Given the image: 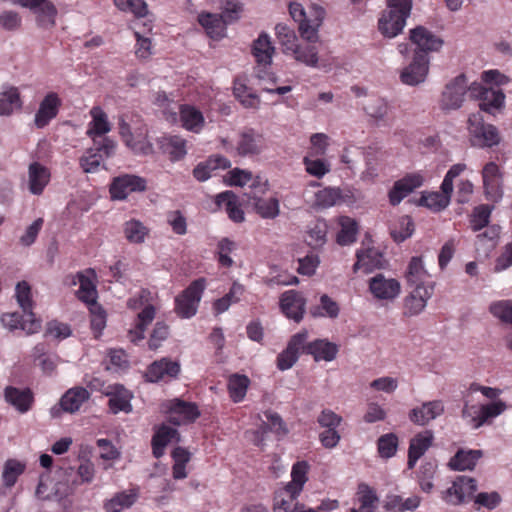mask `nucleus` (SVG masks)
<instances>
[{"label":"nucleus","mask_w":512,"mask_h":512,"mask_svg":"<svg viewBox=\"0 0 512 512\" xmlns=\"http://www.w3.org/2000/svg\"><path fill=\"white\" fill-rule=\"evenodd\" d=\"M411 10L412 0H387V8L378 21L380 33L387 38L399 35L406 25Z\"/></svg>","instance_id":"obj_1"},{"label":"nucleus","mask_w":512,"mask_h":512,"mask_svg":"<svg viewBox=\"0 0 512 512\" xmlns=\"http://www.w3.org/2000/svg\"><path fill=\"white\" fill-rule=\"evenodd\" d=\"M327 225L323 221H317L307 231L306 242L312 248H319L326 242Z\"/></svg>","instance_id":"obj_60"},{"label":"nucleus","mask_w":512,"mask_h":512,"mask_svg":"<svg viewBox=\"0 0 512 512\" xmlns=\"http://www.w3.org/2000/svg\"><path fill=\"white\" fill-rule=\"evenodd\" d=\"M468 132L473 146L491 148L500 143L501 137L498 129L484 121L480 112L473 113L468 118Z\"/></svg>","instance_id":"obj_4"},{"label":"nucleus","mask_w":512,"mask_h":512,"mask_svg":"<svg viewBox=\"0 0 512 512\" xmlns=\"http://www.w3.org/2000/svg\"><path fill=\"white\" fill-rule=\"evenodd\" d=\"M250 192L247 193L250 201V205H252L255 211L262 217L266 219H274L279 214V201L276 198L263 199L259 195L265 194L268 190L267 183H261L260 181H255L251 187Z\"/></svg>","instance_id":"obj_9"},{"label":"nucleus","mask_w":512,"mask_h":512,"mask_svg":"<svg viewBox=\"0 0 512 512\" xmlns=\"http://www.w3.org/2000/svg\"><path fill=\"white\" fill-rule=\"evenodd\" d=\"M309 465L306 461L296 462L291 471V481L286 485L294 495H300L307 482Z\"/></svg>","instance_id":"obj_43"},{"label":"nucleus","mask_w":512,"mask_h":512,"mask_svg":"<svg viewBox=\"0 0 512 512\" xmlns=\"http://www.w3.org/2000/svg\"><path fill=\"white\" fill-rule=\"evenodd\" d=\"M119 133L126 145L132 150L138 151L142 149L144 133L136 132V134H134L131 131L130 125L124 119H121L119 122Z\"/></svg>","instance_id":"obj_55"},{"label":"nucleus","mask_w":512,"mask_h":512,"mask_svg":"<svg viewBox=\"0 0 512 512\" xmlns=\"http://www.w3.org/2000/svg\"><path fill=\"white\" fill-rule=\"evenodd\" d=\"M50 181V171L39 162H33L28 167V188L34 195L42 194Z\"/></svg>","instance_id":"obj_29"},{"label":"nucleus","mask_w":512,"mask_h":512,"mask_svg":"<svg viewBox=\"0 0 512 512\" xmlns=\"http://www.w3.org/2000/svg\"><path fill=\"white\" fill-rule=\"evenodd\" d=\"M249 382L245 375L234 374L229 378L228 389L234 402H239L245 397Z\"/></svg>","instance_id":"obj_56"},{"label":"nucleus","mask_w":512,"mask_h":512,"mask_svg":"<svg viewBox=\"0 0 512 512\" xmlns=\"http://www.w3.org/2000/svg\"><path fill=\"white\" fill-rule=\"evenodd\" d=\"M231 165L224 156H213L207 161L199 163L193 170V175L198 181H206L211 177V172L217 169H226Z\"/></svg>","instance_id":"obj_35"},{"label":"nucleus","mask_w":512,"mask_h":512,"mask_svg":"<svg viewBox=\"0 0 512 512\" xmlns=\"http://www.w3.org/2000/svg\"><path fill=\"white\" fill-rule=\"evenodd\" d=\"M429 278L430 275L424 267L422 258L412 257L405 272L407 285L412 289L419 287H433Z\"/></svg>","instance_id":"obj_24"},{"label":"nucleus","mask_w":512,"mask_h":512,"mask_svg":"<svg viewBox=\"0 0 512 512\" xmlns=\"http://www.w3.org/2000/svg\"><path fill=\"white\" fill-rule=\"evenodd\" d=\"M315 42H308L307 45L302 46L298 44L290 56H292L297 62H300L308 67H317L319 62L318 49L314 45Z\"/></svg>","instance_id":"obj_49"},{"label":"nucleus","mask_w":512,"mask_h":512,"mask_svg":"<svg viewBox=\"0 0 512 512\" xmlns=\"http://www.w3.org/2000/svg\"><path fill=\"white\" fill-rule=\"evenodd\" d=\"M180 372V365L176 361L167 358L153 362L147 369L145 377L149 382H158L165 376L175 378Z\"/></svg>","instance_id":"obj_26"},{"label":"nucleus","mask_w":512,"mask_h":512,"mask_svg":"<svg viewBox=\"0 0 512 512\" xmlns=\"http://www.w3.org/2000/svg\"><path fill=\"white\" fill-rule=\"evenodd\" d=\"M123 232L128 242L142 244L149 234V229L141 221L131 219L124 223Z\"/></svg>","instance_id":"obj_46"},{"label":"nucleus","mask_w":512,"mask_h":512,"mask_svg":"<svg viewBox=\"0 0 512 512\" xmlns=\"http://www.w3.org/2000/svg\"><path fill=\"white\" fill-rule=\"evenodd\" d=\"M1 322L9 330L20 328L27 335L37 333L41 329V320L37 319L34 313H6L2 315Z\"/></svg>","instance_id":"obj_17"},{"label":"nucleus","mask_w":512,"mask_h":512,"mask_svg":"<svg viewBox=\"0 0 512 512\" xmlns=\"http://www.w3.org/2000/svg\"><path fill=\"white\" fill-rule=\"evenodd\" d=\"M506 409L507 405L502 400H497L479 407L465 404L462 409V417L469 419V423L473 429H479L485 424H490L493 418L501 415Z\"/></svg>","instance_id":"obj_5"},{"label":"nucleus","mask_w":512,"mask_h":512,"mask_svg":"<svg viewBox=\"0 0 512 512\" xmlns=\"http://www.w3.org/2000/svg\"><path fill=\"white\" fill-rule=\"evenodd\" d=\"M200 415L196 404L185 402L180 399L171 400L169 403V417L170 423L180 426L194 422Z\"/></svg>","instance_id":"obj_15"},{"label":"nucleus","mask_w":512,"mask_h":512,"mask_svg":"<svg viewBox=\"0 0 512 512\" xmlns=\"http://www.w3.org/2000/svg\"><path fill=\"white\" fill-rule=\"evenodd\" d=\"M233 94L245 108L258 109L260 98L239 80L234 83Z\"/></svg>","instance_id":"obj_50"},{"label":"nucleus","mask_w":512,"mask_h":512,"mask_svg":"<svg viewBox=\"0 0 512 512\" xmlns=\"http://www.w3.org/2000/svg\"><path fill=\"white\" fill-rule=\"evenodd\" d=\"M114 5L122 12H130L137 18L148 14V5L144 0H113Z\"/></svg>","instance_id":"obj_57"},{"label":"nucleus","mask_w":512,"mask_h":512,"mask_svg":"<svg viewBox=\"0 0 512 512\" xmlns=\"http://www.w3.org/2000/svg\"><path fill=\"white\" fill-rule=\"evenodd\" d=\"M477 488V481L474 478L457 476L452 485L442 491L441 498L449 505H462L473 498Z\"/></svg>","instance_id":"obj_7"},{"label":"nucleus","mask_w":512,"mask_h":512,"mask_svg":"<svg viewBox=\"0 0 512 512\" xmlns=\"http://www.w3.org/2000/svg\"><path fill=\"white\" fill-rule=\"evenodd\" d=\"M433 295V287L412 289L404 298L403 314L407 317L419 315L426 307L427 301Z\"/></svg>","instance_id":"obj_20"},{"label":"nucleus","mask_w":512,"mask_h":512,"mask_svg":"<svg viewBox=\"0 0 512 512\" xmlns=\"http://www.w3.org/2000/svg\"><path fill=\"white\" fill-rule=\"evenodd\" d=\"M90 398V393L83 387H73L66 391L60 399L61 408L65 412L74 413Z\"/></svg>","instance_id":"obj_34"},{"label":"nucleus","mask_w":512,"mask_h":512,"mask_svg":"<svg viewBox=\"0 0 512 512\" xmlns=\"http://www.w3.org/2000/svg\"><path fill=\"white\" fill-rule=\"evenodd\" d=\"M215 202L219 207L225 208L232 221L236 223L244 221V212L239 207L237 203V196L232 191L219 193L215 198Z\"/></svg>","instance_id":"obj_36"},{"label":"nucleus","mask_w":512,"mask_h":512,"mask_svg":"<svg viewBox=\"0 0 512 512\" xmlns=\"http://www.w3.org/2000/svg\"><path fill=\"white\" fill-rule=\"evenodd\" d=\"M500 235V227L497 225L489 226L484 232L477 235L476 247L478 250L483 249V251L488 254L491 250H493L497 244V240Z\"/></svg>","instance_id":"obj_53"},{"label":"nucleus","mask_w":512,"mask_h":512,"mask_svg":"<svg viewBox=\"0 0 512 512\" xmlns=\"http://www.w3.org/2000/svg\"><path fill=\"white\" fill-rule=\"evenodd\" d=\"M310 313L313 317L328 316L330 318H336L339 315V306L327 294H323L320 297V307L311 309Z\"/></svg>","instance_id":"obj_61"},{"label":"nucleus","mask_w":512,"mask_h":512,"mask_svg":"<svg viewBox=\"0 0 512 512\" xmlns=\"http://www.w3.org/2000/svg\"><path fill=\"white\" fill-rule=\"evenodd\" d=\"M275 34L284 54L291 55L295 52L299 43L294 29L279 23L275 26Z\"/></svg>","instance_id":"obj_41"},{"label":"nucleus","mask_w":512,"mask_h":512,"mask_svg":"<svg viewBox=\"0 0 512 512\" xmlns=\"http://www.w3.org/2000/svg\"><path fill=\"white\" fill-rule=\"evenodd\" d=\"M95 273L92 269L86 271V273H78L79 289L77 291L78 298L88 305H94L97 298L96 286L93 282Z\"/></svg>","instance_id":"obj_33"},{"label":"nucleus","mask_w":512,"mask_h":512,"mask_svg":"<svg viewBox=\"0 0 512 512\" xmlns=\"http://www.w3.org/2000/svg\"><path fill=\"white\" fill-rule=\"evenodd\" d=\"M482 456V450H459L451 458L449 466L458 471L472 470Z\"/></svg>","instance_id":"obj_38"},{"label":"nucleus","mask_w":512,"mask_h":512,"mask_svg":"<svg viewBox=\"0 0 512 512\" xmlns=\"http://www.w3.org/2000/svg\"><path fill=\"white\" fill-rule=\"evenodd\" d=\"M173 439L179 441V434L175 428L162 425L152 438L153 455L160 458L164 454V449Z\"/></svg>","instance_id":"obj_39"},{"label":"nucleus","mask_w":512,"mask_h":512,"mask_svg":"<svg viewBox=\"0 0 512 512\" xmlns=\"http://www.w3.org/2000/svg\"><path fill=\"white\" fill-rule=\"evenodd\" d=\"M274 51L275 48L271 43L269 35L266 33H261L253 42L252 53L258 64L270 65Z\"/></svg>","instance_id":"obj_37"},{"label":"nucleus","mask_w":512,"mask_h":512,"mask_svg":"<svg viewBox=\"0 0 512 512\" xmlns=\"http://www.w3.org/2000/svg\"><path fill=\"white\" fill-rule=\"evenodd\" d=\"M161 147L163 152L169 156L171 161H178L187 153L186 141L179 136L164 138Z\"/></svg>","instance_id":"obj_47"},{"label":"nucleus","mask_w":512,"mask_h":512,"mask_svg":"<svg viewBox=\"0 0 512 512\" xmlns=\"http://www.w3.org/2000/svg\"><path fill=\"white\" fill-rule=\"evenodd\" d=\"M22 101L17 88L10 87L0 93V116H9L14 110L20 109Z\"/></svg>","instance_id":"obj_44"},{"label":"nucleus","mask_w":512,"mask_h":512,"mask_svg":"<svg viewBox=\"0 0 512 512\" xmlns=\"http://www.w3.org/2000/svg\"><path fill=\"white\" fill-rule=\"evenodd\" d=\"M339 351L337 344L332 343L326 339H317L306 345L305 353L312 355L316 362L319 361H333Z\"/></svg>","instance_id":"obj_30"},{"label":"nucleus","mask_w":512,"mask_h":512,"mask_svg":"<svg viewBox=\"0 0 512 512\" xmlns=\"http://www.w3.org/2000/svg\"><path fill=\"white\" fill-rule=\"evenodd\" d=\"M92 121L89 123L87 135L94 139L104 138L103 135L111 130L106 113L99 107L95 106L90 110Z\"/></svg>","instance_id":"obj_32"},{"label":"nucleus","mask_w":512,"mask_h":512,"mask_svg":"<svg viewBox=\"0 0 512 512\" xmlns=\"http://www.w3.org/2000/svg\"><path fill=\"white\" fill-rule=\"evenodd\" d=\"M61 100L55 92L48 93L40 102L34 118L35 126L39 129L44 128L57 116Z\"/></svg>","instance_id":"obj_22"},{"label":"nucleus","mask_w":512,"mask_h":512,"mask_svg":"<svg viewBox=\"0 0 512 512\" xmlns=\"http://www.w3.org/2000/svg\"><path fill=\"white\" fill-rule=\"evenodd\" d=\"M199 23L205 28L211 38L219 39L225 35L227 22L218 14H200Z\"/></svg>","instance_id":"obj_40"},{"label":"nucleus","mask_w":512,"mask_h":512,"mask_svg":"<svg viewBox=\"0 0 512 512\" xmlns=\"http://www.w3.org/2000/svg\"><path fill=\"white\" fill-rule=\"evenodd\" d=\"M433 441V433L429 430L417 434L411 439L408 449V468L412 469L416 465L418 459L424 455V453L431 446Z\"/></svg>","instance_id":"obj_31"},{"label":"nucleus","mask_w":512,"mask_h":512,"mask_svg":"<svg viewBox=\"0 0 512 512\" xmlns=\"http://www.w3.org/2000/svg\"><path fill=\"white\" fill-rule=\"evenodd\" d=\"M4 397L6 402L20 413L29 411L34 401L33 393L29 388L19 389L7 386L4 390Z\"/></svg>","instance_id":"obj_27"},{"label":"nucleus","mask_w":512,"mask_h":512,"mask_svg":"<svg viewBox=\"0 0 512 512\" xmlns=\"http://www.w3.org/2000/svg\"><path fill=\"white\" fill-rule=\"evenodd\" d=\"M421 500L418 495L403 498L401 495L390 493L383 500V508L387 512H412L420 506Z\"/></svg>","instance_id":"obj_28"},{"label":"nucleus","mask_w":512,"mask_h":512,"mask_svg":"<svg viewBox=\"0 0 512 512\" xmlns=\"http://www.w3.org/2000/svg\"><path fill=\"white\" fill-rule=\"evenodd\" d=\"M180 119L184 128L196 133H198L204 126V117L202 113L192 106H181Z\"/></svg>","instance_id":"obj_42"},{"label":"nucleus","mask_w":512,"mask_h":512,"mask_svg":"<svg viewBox=\"0 0 512 512\" xmlns=\"http://www.w3.org/2000/svg\"><path fill=\"white\" fill-rule=\"evenodd\" d=\"M34 12L37 15L38 26L45 29L55 26L57 9L51 1L45 0Z\"/></svg>","instance_id":"obj_52"},{"label":"nucleus","mask_w":512,"mask_h":512,"mask_svg":"<svg viewBox=\"0 0 512 512\" xmlns=\"http://www.w3.org/2000/svg\"><path fill=\"white\" fill-rule=\"evenodd\" d=\"M117 144L109 137L94 139L93 146L86 149L79 158V166L84 173H96L101 167L105 168V161L116 152Z\"/></svg>","instance_id":"obj_3"},{"label":"nucleus","mask_w":512,"mask_h":512,"mask_svg":"<svg viewBox=\"0 0 512 512\" xmlns=\"http://www.w3.org/2000/svg\"><path fill=\"white\" fill-rule=\"evenodd\" d=\"M289 13L295 22H298V31L303 40L307 42H318L319 28L325 18V10L313 4L307 16L305 9L300 3L292 2L289 5Z\"/></svg>","instance_id":"obj_2"},{"label":"nucleus","mask_w":512,"mask_h":512,"mask_svg":"<svg viewBox=\"0 0 512 512\" xmlns=\"http://www.w3.org/2000/svg\"><path fill=\"white\" fill-rule=\"evenodd\" d=\"M388 103L382 98L372 99L364 108L367 115L376 122L384 121L389 112Z\"/></svg>","instance_id":"obj_62"},{"label":"nucleus","mask_w":512,"mask_h":512,"mask_svg":"<svg viewBox=\"0 0 512 512\" xmlns=\"http://www.w3.org/2000/svg\"><path fill=\"white\" fill-rule=\"evenodd\" d=\"M105 394L109 397L108 405L113 414L132 411L131 399L133 396L123 385H110Z\"/></svg>","instance_id":"obj_23"},{"label":"nucleus","mask_w":512,"mask_h":512,"mask_svg":"<svg viewBox=\"0 0 512 512\" xmlns=\"http://www.w3.org/2000/svg\"><path fill=\"white\" fill-rule=\"evenodd\" d=\"M505 94L500 88H488L479 104L482 111L493 114L504 106Z\"/></svg>","instance_id":"obj_45"},{"label":"nucleus","mask_w":512,"mask_h":512,"mask_svg":"<svg viewBox=\"0 0 512 512\" xmlns=\"http://www.w3.org/2000/svg\"><path fill=\"white\" fill-rule=\"evenodd\" d=\"M467 93V78L460 74L449 81L441 94L440 108L444 111L457 110L463 102Z\"/></svg>","instance_id":"obj_10"},{"label":"nucleus","mask_w":512,"mask_h":512,"mask_svg":"<svg viewBox=\"0 0 512 512\" xmlns=\"http://www.w3.org/2000/svg\"><path fill=\"white\" fill-rule=\"evenodd\" d=\"M357 261L353 265V272L363 270L364 273H371L375 269L385 267L386 260L383 254L374 247L361 248L356 253Z\"/></svg>","instance_id":"obj_18"},{"label":"nucleus","mask_w":512,"mask_h":512,"mask_svg":"<svg viewBox=\"0 0 512 512\" xmlns=\"http://www.w3.org/2000/svg\"><path fill=\"white\" fill-rule=\"evenodd\" d=\"M414 232V223L409 216H403L399 219L398 227L391 230V236L397 243H401L412 236Z\"/></svg>","instance_id":"obj_63"},{"label":"nucleus","mask_w":512,"mask_h":512,"mask_svg":"<svg viewBox=\"0 0 512 512\" xmlns=\"http://www.w3.org/2000/svg\"><path fill=\"white\" fill-rule=\"evenodd\" d=\"M483 185L488 199L498 201L502 198L500 189V170L495 162L487 163L482 170Z\"/></svg>","instance_id":"obj_25"},{"label":"nucleus","mask_w":512,"mask_h":512,"mask_svg":"<svg viewBox=\"0 0 512 512\" xmlns=\"http://www.w3.org/2000/svg\"><path fill=\"white\" fill-rule=\"evenodd\" d=\"M429 72V57L425 53H414L412 62L405 67L401 74V81L409 86L423 83Z\"/></svg>","instance_id":"obj_12"},{"label":"nucleus","mask_w":512,"mask_h":512,"mask_svg":"<svg viewBox=\"0 0 512 512\" xmlns=\"http://www.w3.org/2000/svg\"><path fill=\"white\" fill-rule=\"evenodd\" d=\"M16 299L23 313H33V302L31 299V287L26 281L19 282L16 285Z\"/></svg>","instance_id":"obj_64"},{"label":"nucleus","mask_w":512,"mask_h":512,"mask_svg":"<svg viewBox=\"0 0 512 512\" xmlns=\"http://www.w3.org/2000/svg\"><path fill=\"white\" fill-rule=\"evenodd\" d=\"M489 312L501 322L512 326V301L498 300L489 305Z\"/></svg>","instance_id":"obj_59"},{"label":"nucleus","mask_w":512,"mask_h":512,"mask_svg":"<svg viewBox=\"0 0 512 512\" xmlns=\"http://www.w3.org/2000/svg\"><path fill=\"white\" fill-rule=\"evenodd\" d=\"M451 194L452 193H444L443 191L442 193H423L419 200V204L435 212H438L445 209L449 205Z\"/></svg>","instance_id":"obj_51"},{"label":"nucleus","mask_w":512,"mask_h":512,"mask_svg":"<svg viewBox=\"0 0 512 512\" xmlns=\"http://www.w3.org/2000/svg\"><path fill=\"white\" fill-rule=\"evenodd\" d=\"M299 495H294L287 486L275 493L273 511L274 512H294L295 507H299L296 500Z\"/></svg>","instance_id":"obj_48"},{"label":"nucleus","mask_w":512,"mask_h":512,"mask_svg":"<svg viewBox=\"0 0 512 512\" xmlns=\"http://www.w3.org/2000/svg\"><path fill=\"white\" fill-rule=\"evenodd\" d=\"M368 289L375 299L393 302L401 293V284L395 278L377 273L368 280Z\"/></svg>","instance_id":"obj_11"},{"label":"nucleus","mask_w":512,"mask_h":512,"mask_svg":"<svg viewBox=\"0 0 512 512\" xmlns=\"http://www.w3.org/2000/svg\"><path fill=\"white\" fill-rule=\"evenodd\" d=\"M265 146V138L262 133L253 128H244L238 135L236 151L240 156L258 155Z\"/></svg>","instance_id":"obj_13"},{"label":"nucleus","mask_w":512,"mask_h":512,"mask_svg":"<svg viewBox=\"0 0 512 512\" xmlns=\"http://www.w3.org/2000/svg\"><path fill=\"white\" fill-rule=\"evenodd\" d=\"M25 464L15 459H9L6 461L2 473L4 485L6 487H12L18 477L24 472Z\"/></svg>","instance_id":"obj_58"},{"label":"nucleus","mask_w":512,"mask_h":512,"mask_svg":"<svg viewBox=\"0 0 512 512\" xmlns=\"http://www.w3.org/2000/svg\"><path fill=\"white\" fill-rule=\"evenodd\" d=\"M340 225L341 229L337 235L338 244L345 246L354 243L358 232L357 222L349 217H342Z\"/></svg>","instance_id":"obj_54"},{"label":"nucleus","mask_w":512,"mask_h":512,"mask_svg":"<svg viewBox=\"0 0 512 512\" xmlns=\"http://www.w3.org/2000/svg\"><path fill=\"white\" fill-rule=\"evenodd\" d=\"M306 300L305 298L295 290H289L284 292L280 297V308L283 314L299 323L305 313Z\"/></svg>","instance_id":"obj_16"},{"label":"nucleus","mask_w":512,"mask_h":512,"mask_svg":"<svg viewBox=\"0 0 512 512\" xmlns=\"http://www.w3.org/2000/svg\"><path fill=\"white\" fill-rule=\"evenodd\" d=\"M146 189V179L134 174L114 177L109 185L110 198L114 201L125 200L131 193L144 192Z\"/></svg>","instance_id":"obj_8"},{"label":"nucleus","mask_w":512,"mask_h":512,"mask_svg":"<svg viewBox=\"0 0 512 512\" xmlns=\"http://www.w3.org/2000/svg\"><path fill=\"white\" fill-rule=\"evenodd\" d=\"M423 176L419 173H411L394 182L388 193L391 205H398L405 197L423 184Z\"/></svg>","instance_id":"obj_14"},{"label":"nucleus","mask_w":512,"mask_h":512,"mask_svg":"<svg viewBox=\"0 0 512 512\" xmlns=\"http://www.w3.org/2000/svg\"><path fill=\"white\" fill-rule=\"evenodd\" d=\"M410 40L417 46L414 53H425L438 51L443 41L423 26H418L410 31Z\"/></svg>","instance_id":"obj_21"},{"label":"nucleus","mask_w":512,"mask_h":512,"mask_svg":"<svg viewBox=\"0 0 512 512\" xmlns=\"http://www.w3.org/2000/svg\"><path fill=\"white\" fill-rule=\"evenodd\" d=\"M444 404L441 400L423 402L421 406L414 407L409 412V420L419 426H425L444 413Z\"/></svg>","instance_id":"obj_19"},{"label":"nucleus","mask_w":512,"mask_h":512,"mask_svg":"<svg viewBox=\"0 0 512 512\" xmlns=\"http://www.w3.org/2000/svg\"><path fill=\"white\" fill-rule=\"evenodd\" d=\"M205 289V280L203 278L194 280L180 295L175 299V312L181 318H191L197 312L202 293Z\"/></svg>","instance_id":"obj_6"}]
</instances>
